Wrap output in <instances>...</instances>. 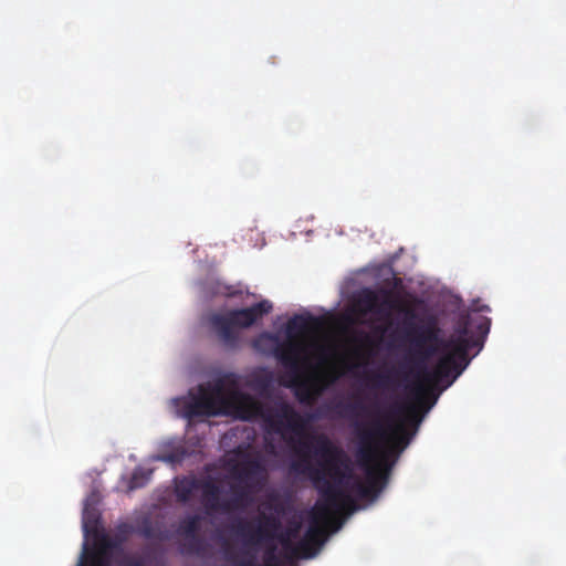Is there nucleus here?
<instances>
[{
	"mask_svg": "<svg viewBox=\"0 0 566 566\" xmlns=\"http://www.w3.org/2000/svg\"><path fill=\"white\" fill-rule=\"evenodd\" d=\"M406 316L405 338L415 350L412 363L418 381L410 387L412 405L396 403L385 415L386 423L374 419L368 427L357 424L359 440L358 459L366 467V482L356 480L352 490L363 499H375L385 489L394 461L390 451L380 448V443L390 442L402 450L409 443L403 421H395L400 416H413L418 407L426 405L431 387L446 382L450 386L470 364L469 352L481 348L490 332L489 317L463 316L455 327L454 335L442 340L440 328L433 317L421 325H413L412 317Z\"/></svg>",
	"mask_w": 566,
	"mask_h": 566,
	"instance_id": "nucleus-1",
	"label": "nucleus"
},
{
	"mask_svg": "<svg viewBox=\"0 0 566 566\" xmlns=\"http://www.w3.org/2000/svg\"><path fill=\"white\" fill-rule=\"evenodd\" d=\"M286 446L296 458L291 470L305 474L322 499L312 510L310 526L298 542L301 558H311L316 547L324 543L327 531L337 532L342 527L336 514L355 509L354 499L342 488L347 475L340 465L347 458L344 450L325 434L294 436L293 442H286Z\"/></svg>",
	"mask_w": 566,
	"mask_h": 566,
	"instance_id": "nucleus-2",
	"label": "nucleus"
},
{
	"mask_svg": "<svg viewBox=\"0 0 566 566\" xmlns=\"http://www.w3.org/2000/svg\"><path fill=\"white\" fill-rule=\"evenodd\" d=\"M171 402L178 416L189 422L219 415H233L244 421L262 420L266 432L280 436L285 443L293 442L294 436H303L308 423V419L287 401L264 403L243 392L234 380L226 385L223 378L200 384Z\"/></svg>",
	"mask_w": 566,
	"mask_h": 566,
	"instance_id": "nucleus-3",
	"label": "nucleus"
},
{
	"mask_svg": "<svg viewBox=\"0 0 566 566\" xmlns=\"http://www.w3.org/2000/svg\"><path fill=\"white\" fill-rule=\"evenodd\" d=\"M281 528L280 518L273 514H260L255 522L239 518L231 526L232 533L245 545L256 546L277 539L282 545L283 557L286 560L293 562L301 558L298 543H293V539L298 536L300 524L280 532Z\"/></svg>",
	"mask_w": 566,
	"mask_h": 566,
	"instance_id": "nucleus-4",
	"label": "nucleus"
},
{
	"mask_svg": "<svg viewBox=\"0 0 566 566\" xmlns=\"http://www.w3.org/2000/svg\"><path fill=\"white\" fill-rule=\"evenodd\" d=\"M318 324V318L311 314L294 315L285 326L286 340L277 343L273 349L274 357L289 370L293 380L300 378L306 361L307 346L302 338Z\"/></svg>",
	"mask_w": 566,
	"mask_h": 566,
	"instance_id": "nucleus-5",
	"label": "nucleus"
},
{
	"mask_svg": "<svg viewBox=\"0 0 566 566\" xmlns=\"http://www.w3.org/2000/svg\"><path fill=\"white\" fill-rule=\"evenodd\" d=\"M272 303L263 300L250 307L229 311L226 314H214L210 323L218 337L228 346H235L239 340L238 328L252 326L259 318L272 311Z\"/></svg>",
	"mask_w": 566,
	"mask_h": 566,
	"instance_id": "nucleus-6",
	"label": "nucleus"
},
{
	"mask_svg": "<svg viewBox=\"0 0 566 566\" xmlns=\"http://www.w3.org/2000/svg\"><path fill=\"white\" fill-rule=\"evenodd\" d=\"M354 310L360 316L373 314L378 321H389L394 310L416 318L412 307L405 304L394 291L385 289L379 292L370 289L363 290L355 300Z\"/></svg>",
	"mask_w": 566,
	"mask_h": 566,
	"instance_id": "nucleus-7",
	"label": "nucleus"
},
{
	"mask_svg": "<svg viewBox=\"0 0 566 566\" xmlns=\"http://www.w3.org/2000/svg\"><path fill=\"white\" fill-rule=\"evenodd\" d=\"M130 532V525L122 524L114 537L102 534L97 538L95 547L86 554L85 559L81 560L77 566H111V552L122 548V544Z\"/></svg>",
	"mask_w": 566,
	"mask_h": 566,
	"instance_id": "nucleus-8",
	"label": "nucleus"
},
{
	"mask_svg": "<svg viewBox=\"0 0 566 566\" xmlns=\"http://www.w3.org/2000/svg\"><path fill=\"white\" fill-rule=\"evenodd\" d=\"M201 517L199 515H190L182 518L178 525V534L188 539L190 552L199 554L203 546V541L199 536Z\"/></svg>",
	"mask_w": 566,
	"mask_h": 566,
	"instance_id": "nucleus-9",
	"label": "nucleus"
},
{
	"mask_svg": "<svg viewBox=\"0 0 566 566\" xmlns=\"http://www.w3.org/2000/svg\"><path fill=\"white\" fill-rule=\"evenodd\" d=\"M200 490L202 491V503L209 513L214 512H229L230 503L224 501L220 502L221 489L210 479L202 480Z\"/></svg>",
	"mask_w": 566,
	"mask_h": 566,
	"instance_id": "nucleus-10",
	"label": "nucleus"
},
{
	"mask_svg": "<svg viewBox=\"0 0 566 566\" xmlns=\"http://www.w3.org/2000/svg\"><path fill=\"white\" fill-rule=\"evenodd\" d=\"M263 467L256 460H248L240 464L238 470L235 471V478L245 485L250 488H254L261 484L263 480Z\"/></svg>",
	"mask_w": 566,
	"mask_h": 566,
	"instance_id": "nucleus-11",
	"label": "nucleus"
},
{
	"mask_svg": "<svg viewBox=\"0 0 566 566\" xmlns=\"http://www.w3.org/2000/svg\"><path fill=\"white\" fill-rule=\"evenodd\" d=\"M202 480L197 478H182L176 483L175 493L180 503L190 501L195 491L200 490Z\"/></svg>",
	"mask_w": 566,
	"mask_h": 566,
	"instance_id": "nucleus-12",
	"label": "nucleus"
},
{
	"mask_svg": "<svg viewBox=\"0 0 566 566\" xmlns=\"http://www.w3.org/2000/svg\"><path fill=\"white\" fill-rule=\"evenodd\" d=\"M252 489L253 488H250L245 484L232 485L231 491L233 496L230 501H228L230 503V510L243 506L245 503H248L250 501Z\"/></svg>",
	"mask_w": 566,
	"mask_h": 566,
	"instance_id": "nucleus-13",
	"label": "nucleus"
},
{
	"mask_svg": "<svg viewBox=\"0 0 566 566\" xmlns=\"http://www.w3.org/2000/svg\"><path fill=\"white\" fill-rule=\"evenodd\" d=\"M153 474L151 470L144 469L142 467L136 468L130 476L128 489L136 490L144 488L150 480Z\"/></svg>",
	"mask_w": 566,
	"mask_h": 566,
	"instance_id": "nucleus-14",
	"label": "nucleus"
},
{
	"mask_svg": "<svg viewBox=\"0 0 566 566\" xmlns=\"http://www.w3.org/2000/svg\"><path fill=\"white\" fill-rule=\"evenodd\" d=\"M276 549L277 548L274 543H269L266 545V548H265L264 555H263L264 566H282L281 558H280V555L277 554ZM249 563H251L252 566H254V563L252 559L242 562L240 565L249 564Z\"/></svg>",
	"mask_w": 566,
	"mask_h": 566,
	"instance_id": "nucleus-15",
	"label": "nucleus"
},
{
	"mask_svg": "<svg viewBox=\"0 0 566 566\" xmlns=\"http://www.w3.org/2000/svg\"><path fill=\"white\" fill-rule=\"evenodd\" d=\"M187 455V452L182 446H179L177 448H174L170 451L163 452L159 459L167 463H180L185 457Z\"/></svg>",
	"mask_w": 566,
	"mask_h": 566,
	"instance_id": "nucleus-16",
	"label": "nucleus"
},
{
	"mask_svg": "<svg viewBox=\"0 0 566 566\" xmlns=\"http://www.w3.org/2000/svg\"><path fill=\"white\" fill-rule=\"evenodd\" d=\"M322 388H316L315 386L308 385L307 382H302L297 390V396L301 401H310L315 396L319 395Z\"/></svg>",
	"mask_w": 566,
	"mask_h": 566,
	"instance_id": "nucleus-17",
	"label": "nucleus"
},
{
	"mask_svg": "<svg viewBox=\"0 0 566 566\" xmlns=\"http://www.w3.org/2000/svg\"><path fill=\"white\" fill-rule=\"evenodd\" d=\"M338 409H343V413L345 415H350V416H356L357 415V410H365V407L364 406H360V405H344V403H338L336 406Z\"/></svg>",
	"mask_w": 566,
	"mask_h": 566,
	"instance_id": "nucleus-18",
	"label": "nucleus"
},
{
	"mask_svg": "<svg viewBox=\"0 0 566 566\" xmlns=\"http://www.w3.org/2000/svg\"><path fill=\"white\" fill-rule=\"evenodd\" d=\"M373 380L377 387H386L391 381L390 376L385 374H375Z\"/></svg>",
	"mask_w": 566,
	"mask_h": 566,
	"instance_id": "nucleus-19",
	"label": "nucleus"
},
{
	"mask_svg": "<svg viewBox=\"0 0 566 566\" xmlns=\"http://www.w3.org/2000/svg\"><path fill=\"white\" fill-rule=\"evenodd\" d=\"M120 566H145L144 560L135 556H125L120 562Z\"/></svg>",
	"mask_w": 566,
	"mask_h": 566,
	"instance_id": "nucleus-20",
	"label": "nucleus"
},
{
	"mask_svg": "<svg viewBox=\"0 0 566 566\" xmlns=\"http://www.w3.org/2000/svg\"><path fill=\"white\" fill-rule=\"evenodd\" d=\"M264 340H268V342H276V340H277V338H276L274 335H272V334L265 333V334H263V335H261V336L259 337V339L256 340V345H258V344H260V343H262V342H264Z\"/></svg>",
	"mask_w": 566,
	"mask_h": 566,
	"instance_id": "nucleus-21",
	"label": "nucleus"
},
{
	"mask_svg": "<svg viewBox=\"0 0 566 566\" xmlns=\"http://www.w3.org/2000/svg\"><path fill=\"white\" fill-rule=\"evenodd\" d=\"M88 522H91V518L88 516H85L84 521V528L86 532H88ZM93 526H95L96 520H92Z\"/></svg>",
	"mask_w": 566,
	"mask_h": 566,
	"instance_id": "nucleus-22",
	"label": "nucleus"
},
{
	"mask_svg": "<svg viewBox=\"0 0 566 566\" xmlns=\"http://www.w3.org/2000/svg\"><path fill=\"white\" fill-rule=\"evenodd\" d=\"M434 402H436V398L430 403H428L426 406V410H429L434 405Z\"/></svg>",
	"mask_w": 566,
	"mask_h": 566,
	"instance_id": "nucleus-23",
	"label": "nucleus"
},
{
	"mask_svg": "<svg viewBox=\"0 0 566 566\" xmlns=\"http://www.w3.org/2000/svg\"><path fill=\"white\" fill-rule=\"evenodd\" d=\"M359 335H361L366 342H368V340H369L368 335L364 334L363 332H360V333H359Z\"/></svg>",
	"mask_w": 566,
	"mask_h": 566,
	"instance_id": "nucleus-24",
	"label": "nucleus"
},
{
	"mask_svg": "<svg viewBox=\"0 0 566 566\" xmlns=\"http://www.w3.org/2000/svg\"><path fill=\"white\" fill-rule=\"evenodd\" d=\"M239 566H252V564L249 563V564H243V565H239Z\"/></svg>",
	"mask_w": 566,
	"mask_h": 566,
	"instance_id": "nucleus-25",
	"label": "nucleus"
}]
</instances>
